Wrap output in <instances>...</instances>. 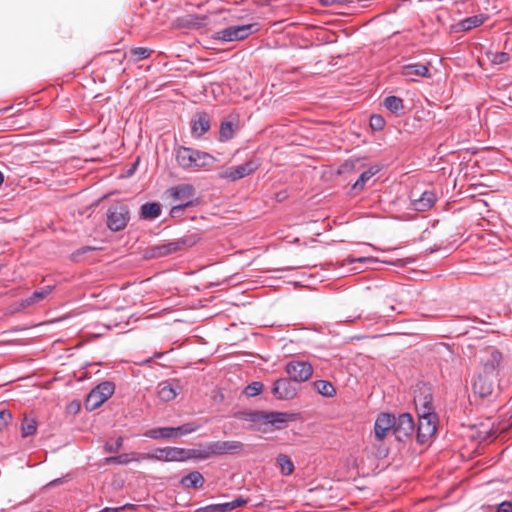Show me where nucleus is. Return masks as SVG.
<instances>
[{"mask_svg":"<svg viewBox=\"0 0 512 512\" xmlns=\"http://www.w3.org/2000/svg\"><path fill=\"white\" fill-rule=\"evenodd\" d=\"M70 408L75 410V411H78L79 408H80V404L78 402H73L70 404Z\"/></svg>","mask_w":512,"mask_h":512,"instance_id":"09e8293b","label":"nucleus"},{"mask_svg":"<svg viewBox=\"0 0 512 512\" xmlns=\"http://www.w3.org/2000/svg\"><path fill=\"white\" fill-rule=\"evenodd\" d=\"M263 390V384L260 382H253L245 388V394L249 397L260 394Z\"/></svg>","mask_w":512,"mask_h":512,"instance_id":"e433bc0d","label":"nucleus"},{"mask_svg":"<svg viewBox=\"0 0 512 512\" xmlns=\"http://www.w3.org/2000/svg\"><path fill=\"white\" fill-rule=\"evenodd\" d=\"M209 129H210L209 116L204 112L198 113L192 122L193 136L199 138L202 135H204L206 132H208Z\"/></svg>","mask_w":512,"mask_h":512,"instance_id":"6ab92c4d","label":"nucleus"},{"mask_svg":"<svg viewBox=\"0 0 512 512\" xmlns=\"http://www.w3.org/2000/svg\"><path fill=\"white\" fill-rule=\"evenodd\" d=\"M349 261L350 262H355V261H358V262H370V261H373L372 258L370 257H361V258H349Z\"/></svg>","mask_w":512,"mask_h":512,"instance_id":"de8ad7c7","label":"nucleus"},{"mask_svg":"<svg viewBox=\"0 0 512 512\" xmlns=\"http://www.w3.org/2000/svg\"><path fill=\"white\" fill-rule=\"evenodd\" d=\"M395 425V417L389 413H381L378 415L375 425L374 433L378 441H382L386 438L390 431H393Z\"/></svg>","mask_w":512,"mask_h":512,"instance_id":"dca6fc26","label":"nucleus"},{"mask_svg":"<svg viewBox=\"0 0 512 512\" xmlns=\"http://www.w3.org/2000/svg\"><path fill=\"white\" fill-rule=\"evenodd\" d=\"M258 23H250L245 25H236L224 28L215 33L214 38L221 41H242L253 33L259 31Z\"/></svg>","mask_w":512,"mask_h":512,"instance_id":"20e7f679","label":"nucleus"},{"mask_svg":"<svg viewBox=\"0 0 512 512\" xmlns=\"http://www.w3.org/2000/svg\"><path fill=\"white\" fill-rule=\"evenodd\" d=\"M285 371L293 382L308 381L313 375V367L307 361H290L285 366Z\"/></svg>","mask_w":512,"mask_h":512,"instance_id":"9d476101","label":"nucleus"},{"mask_svg":"<svg viewBox=\"0 0 512 512\" xmlns=\"http://www.w3.org/2000/svg\"><path fill=\"white\" fill-rule=\"evenodd\" d=\"M114 391V383L110 381L100 383L87 395L85 400V408L90 411L99 408L113 395Z\"/></svg>","mask_w":512,"mask_h":512,"instance_id":"39448f33","label":"nucleus"},{"mask_svg":"<svg viewBox=\"0 0 512 512\" xmlns=\"http://www.w3.org/2000/svg\"><path fill=\"white\" fill-rule=\"evenodd\" d=\"M133 508H134V505H132V504H125V505H123L121 507H115V508L106 507L101 512H119V511H122V510H125V509H133Z\"/></svg>","mask_w":512,"mask_h":512,"instance_id":"37998d69","label":"nucleus"},{"mask_svg":"<svg viewBox=\"0 0 512 512\" xmlns=\"http://www.w3.org/2000/svg\"><path fill=\"white\" fill-rule=\"evenodd\" d=\"M184 245H186V240L174 241L168 244L160 245L155 248V254L157 256H166L180 250Z\"/></svg>","mask_w":512,"mask_h":512,"instance_id":"bb28decb","label":"nucleus"},{"mask_svg":"<svg viewBox=\"0 0 512 512\" xmlns=\"http://www.w3.org/2000/svg\"><path fill=\"white\" fill-rule=\"evenodd\" d=\"M260 164L261 162L259 159L251 158L244 164L223 169L219 172V177L234 182L248 175H251L260 167Z\"/></svg>","mask_w":512,"mask_h":512,"instance_id":"0eeeda50","label":"nucleus"},{"mask_svg":"<svg viewBox=\"0 0 512 512\" xmlns=\"http://www.w3.org/2000/svg\"><path fill=\"white\" fill-rule=\"evenodd\" d=\"M130 219L128 206L123 203H115L107 210V226L112 231L123 230Z\"/></svg>","mask_w":512,"mask_h":512,"instance_id":"6e6552de","label":"nucleus"},{"mask_svg":"<svg viewBox=\"0 0 512 512\" xmlns=\"http://www.w3.org/2000/svg\"><path fill=\"white\" fill-rule=\"evenodd\" d=\"M502 354L495 348H487L480 357V373L498 377L499 368L502 363Z\"/></svg>","mask_w":512,"mask_h":512,"instance_id":"1a4fd4ad","label":"nucleus"},{"mask_svg":"<svg viewBox=\"0 0 512 512\" xmlns=\"http://www.w3.org/2000/svg\"><path fill=\"white\" fill-rule=\"evenodd\" d=\"M277 464L279 465L280 470H281L283 475H291L293 473V471H294V464H293V462L285 454H280L277 457Z\"/></svg>","mask_w":512,"mask_h":512,"instance_id":"7c9ffc66","label":"nucleus"},{"mask_svg":"<svg viewBox=\"0 0 512 512\" xmlns=\"http://www.w3.org/2000/svg\"><path fill=\"white\" fill-rule=\"evenodd\" d=\"M378 172V168H370L368 169L367 171H364L360 177L358 178V180L354 183L353 185V188L354 189H363L366 182L372 177L374 176L376 173Z\"/></svg>","mask_w":512,"mask_h":512,"instance_id":"473e14b6","label":"nucleus"},{"mask_svg":"<svg viewBox=\"0 0 512 512\" xmlns=\"http://www.w3.org/2000/svg\"><path fill=\"white\" fill-rule=\"evenodd\" d=\"M487 17L483 14L474 15L468 17L458 23V26L463 31H469L475 27L482 25L486 21Z\"/></svg>","mask_w":512,"mask_h":512,"instance_id":"a878e982","label":"nucleus"},{"mask_svg":"<svg viewBox=\"0 0 512 512\" xmlns=\"http://www.w3.org/2000/svg\"><path fill=\"white\" fill-rule=\"evenodd\" d=\"M179 386L170 381L161 382L158 385L157 394L162 401L168 402L176 398Z\"/></svg>","mask_w":512,"mask_h":512,"instance_id":"aec40b11","label":"nucleus"},{"mask_svg":"<svg viewBox=\"0 0 512 512\" xmlns=\"http://www.w3.org/2000/svg\"><path fill=\"white\" fill-rule=\"evenodd\" d=\"M192 457H197L195 450H186L178 447H165L156 449L152 453H142L141 458L156 459L159 461H184Z\"/></svg>","mask_w":512,"mask_h":512,"instance_id":"7ed1b4c3","label":"nucleus"},{"mask_svg":"<svg viewBox=\"0 0 512 512\" xmlns=\"http://www.w3.org/2000/svg\"><path fill=\"white\" fill-rule=\"evenodd\" d=\"M141 454L142 453L131 452V453H124V454H121L118 456H111V457L105 458V463L106 464L126 465L133 461L143 460L141 458Z\"/></svg>","mask_w":512,"mask_h":512,"instance_id":"4be33fe9","label":"nucleus"},{"mask_svg":"<svg viewBox=\"0 0 512 512\" xmlns=\"http://www.w3.org/2000/svg\"><path fill=\"white\" fill-rule=\"evenodd\" d=\"M153 51L144 47H137L131 50V55L134 61H140L148 58Z\"/></svg>","mask_w":512,"mask_h":512,"instance_id":"f704fd0d","label":"nucleus"},{"mask_svg":"<svg viewBox=\"0 0 512 512\" xmlns=\"http://www.w3.org/2000/svg\"><path fill=\"white\" fill-rule=\"evenodd\" d=\"M410 198L413 208L417 211H427L436 202V195L431 190L423 191L420 194L417 191H413Z\"/></svg>","mask_w":512,"mask_h":512,"instance_id":"f3484780","label":"nucleus"},{"mask_svg":"<svg viewBox=\"0 0 512 512\" xmlns=\"http://www.w3.org/2000/svg\"><path fill=\"white\" fill-rule=\"evenodd\" d=\"M323 6H332L335 4L350 3L352 0H319Z\"/></svg>","mask_w":512,"mask_h":512,"instance_id":"c03bdc74","label":"nucleus"},{"mask_svg":"<svg viewBox=\"0 0 512 512\" xmlns=\"http://www.w3.org/2000/svg\"><path fill=\"white\" fill-rule=\"evenodd\" d=\"M418 416L417 440L420 443H424L436 432L435 414H418Z\"/></svg>","mask_w":512,"mask_h":512,"instance_id":"f8f14e48","label":"nucleus"},{"mask_svg":"<svg viewBox=\"0 0 512 512\" xmlns=\"http://www.w3.org/2000/svg\"><path fill=\"white\" fill-rule=\"evenodd\" d=\"M414 431L413 418L408 413L399 415L398 419L395 418V425L393 433L399 441H404L410 438Z\"/></svg>","mask_w":512,"mask_h":512,"instance_id":"ddd939ff","label":"nucleus"},{"mask_svg":"<svg viewBox=\"0 0 512 512\" xmlns=\"http://www.w3.org/2000/svg\"><path fill=\"white\" fill-rule=\"evenodd\" d=\"M497 512H512L511 505L509 503H502Z\"/></svg>","mask_w":512,"mask_h":512,"instance_id":"a18cd8bd","label":"nucleus"},{"mask_svg":"<svg viewBox=\"0 0 512 512\" xmlns=\"http://www.w3.org/2000/svg\"><path fill=\"white\" fill-rule=\"evenodd\" d=\"M290 378H281L274 382L272 393L281 400H290L296 397L298 390Z\"/></svg>","mask_w":512,"mask_h":512,"instance_id":"4468645a","label":"nucleus"},{"mask_svg":"<svg viewBox=\"0 0 512 512\" xmlns=\"http://www.w3.org/2000/svg\"><path fill=\"white\" fill-rule=\"evenodd\" d=\"M358 310H360L358 307L353 308V312H357Z\"/></svg>","mask_w":512,"mask_h":512,"instance_id":"603ef678","label":"nucleus"},{"mask_svg":"<svg viewBox=\"0 0 512 512\" xmlns=\"http://www.w3.org/2000/svg\"><path fill=\"white\" fill-rule=\"evenodd\" d=\"M3 181H4V176H3L2 172L0 171V186L3 184Z\"/></svg>","mask_w":512,"mask_h":512,"instance_id":"8fccbe9b","label":"nucleus"},{"mask_svg":"<svg viewBox=\"0 0 512 512\" xmlns=\"http://www.w3.org/2000/svg\"><path fill=\"white\" fill-rule=\"evenodd\" d=\"M414 403L418 414L434 413L431 388L426 385L418 387L414 392Z\"/></svg>","mask_w":512,"mask_h":512,"instance_id":"9b49d317","label":"nucleus"},{"mask_svg":"<svg viewBox=\"0 0 512 512\" xmlns=\"http://www.w3.org/2000/svg\"><path fill=\"white\" fill-rule=\"evenodd\" d=\"M146 437L152 439H168L176 437V433H174V427H161L150 429L144 434Z\"/></svg>","mask_w":512,"mask_h":512,"instance_id":"393cba45","label":"nucleus"},{"mask_svg":"<svg viewBox=\"0 0 512 512\" xmlns=\"http://www.w3.org/2000/svg\"><path fill=\"white\" fill-rule=\"evenodd\" d=\"M233 136V127L230 122H224L220 127V137L228 140Z\"/></svg>","mask_w":512,"mask_h":512,"instance_id":"4c0bfd02","label":"nucleus"},{"mask_svg":"<svg viewBox=\"0 0 512 512\" xmlns=\"http://www.w3.org/2000/svg\"><path fill=\"white\" fill-rule=\"evenodd\" d=\"M276 199H277L278 201H281V200H282V195L277 194V195H276Z\"/></svg>","mask_w":512,"mask_h":512,"instance_id":"3c124183","label":"nucleus"},{"mask_svg":"<svg viewBox=\"0 0 512 512\" xmlns=\"http://www.w3.org/2000/svg\"><path fill=\"white\" fill-rule=\"evenodd\" d=\"M204 481L203 475L198 471H194L184 476L180 482L185 488L199 489L203 486Z\"/></svg>","mask_w":512,"mask_h":512,"instance_id":"5701e85b","label":"nucleus"},{"mask_svg":"<svg viewBox=\"0 0 512 512\" xmlns=\"http://www.w3.org/2000/svg\"><path fill=\"white\" fill-rule=\"evenodd\" d=\"M370 126L375 130H381L384 126V120L380 115H372L370 118Z\"/></svg>","mask_w":512,"mask_h":512,"instance_id":"79ce46f5","label":"nucleus"},{"mask_svg":"<svg viewBox=\"0 0 512 512\" xmlns=\"http://www.w3.org/2000/svg\"><path fill=\"white\" fill-rule=\"evenodd\" d=\"M197 429L196 426H193L192 424H184L179 427H174V433H176V437L180 435H186L189 433L194 432Z\"/></svg>","mask_w":512,"mask_h":512,"instance_id":"58836bf2","label":"nucleus"},{"mask_svg":"<svg viewBox=\"0 0 512 512\" xmlns=\"http://www.w3.org/2000/svg\"><path fill=\"white\" fill-rule=\"evenodd\" d=\"M497 378L478 372L473 382V391L480 397H488L493 393Z\"/></svg>","mask_w":512,"mask_h":512,"instance_id":"2eb2a0df","label":"nucleus"},{"mask_svg":"<svg viewBox=\"0 0 512 512\" xmlns=\"http://www.w3.org/2000/svg\"><path fill=\"white\" fill-rule=\"evenodd\" d=\"M230 503H231V505H233V509H235L237 507H240V506L246 504V500H244L242 498H238Z\"/></svg>","mask_w":512,"mask_h":512,"instance_id":"49530a36","label":"nucleus"},{"mask_svg":"<svg viewBox=\"0 0 512 512\" xmlns=\"http://www.w3.org/2000/svg\"><path fill=\"white\" fill-rule=\"evenodd\" d=\"M12 419V415L7 410L0 411V431L4 430Z\"/></svg>","mask_w":512,"mask_h":512,"instance_id":"ea45409f","label":"nucleus"},{"mask_svg":"<svg viewBox=\"0 0 512 512\" xmlns=\"http://www.w3.org/2000/svg\"><path fill=\"white\" fill-rule=\"evenodd\" d=\"M266 423L272 424L277 429L283 428L288 422H292L296 420L295 414L287 413V412H270L262 414L260 417Z\"/></svg>","mask_w":512,"mask_h":512,"instance_id":"a211bd4d","label":"nucleus"},{"mask_svg":"<svg viewBox=\"0 0 512 512\" xmlns=\"http://www.w3.org/2000/svg\"><path fill=\"white\" fill-rule=\"evenodd\" d=\"M486 57L493 65H501L510 60V55L506 52L489 51L486 53Z\"/></svg>","mask_w":512,"mask_h":512,"instance_id":"2f4dec72","label":"nucleus"},{"mask_svg":"<svg viewBox=\"0 0 512 512\" xmlns=\"http://www.w3.org/2000/svg\"><path fill=\"white\" fill-rule=\"evenodd\" d=\"M313 387L319 394L325 397H333L336 394V389L332 383L326 380H316L313 382Z\"/></svg>","mask_w":512,"mask_h":512,"instance_id":"cd10ccee","label":"nucleus"},{"mask_svg":"<svg viewBox=\"0 0 512 512\" xmlns=\"http://www.w3.org/2000/svg\"><path fill=\"white\" fill-rule=\"evenodd\" d=\"M243 443L236 440L214 441L207 445L206 449L197 454V458L206 459L211 455H223L239 453L243 450Z\"/></svg>","mask_w":512,"mask_h":512,"instance_id":"423d86ee","label":"nucleus"},{"mask_svg":"<svg viewBox=\"0 0 512 512\" xmlns=\"http://www.w3.org/2000/svg\"><path fill=\"white\" fill-rule=\"evenodd\" d=\"M209 511L227 512L233 510V505L230 502L212 505L206 508Z\"/></svg>","mask_w":512,"mask_h":512,"instance_id":"a19ab883","label":"nucleus"},{"mask_svg":"<svg viewBox=\"0 0 512 512\" xmlns=\"http://www.w3.org/2000/svg\"><path fill=\"white\" fill-rule=\"evenodd\" d=\"M53 287L52 286H45L35 292L32 293V295L24 300H22V306L27 307L30 305H33L35 303L40 302L45 297H47L52 292Z\"/></svg>","mask_w":512,"mask_h":512,"instance_id":"b1692460","label":"nucleus"},{"mask_svg":"<svg viewBox=\"0 0 512 512\" xmlns=\"http://www.w3.org/2000/svg\"><path fill=\"white\" fill-rule=\"evenodd\" d=\"M37 430V423L34 419L24 418L21 426L22 436L27 437L33 435Z\"/></svg>","mask_w":512,"mask_h":512,"instance_id":"72a5a7b5","label":"nucleus"},{"mask_svg":"<svg viewBox=\"0 0 512 512\" xmlns=\"http://www.w3.org/2000/svg\"><path fill=\"white\" fill-rule=\"evenodd\" d=\"M401 75L413 80V76L419 77H427L429 78L431 75L429 73V69L426 65L423 64H409L405 65L401 69Z\"/></svg>","mask_w":512,"mask_h":512,"instance_id":"412c9836","label":"nucleus"},{"mask_svg":"<svg viewBox=\"0 0 512 512\" xmlns=\"http://www.w3.org/2000/svg\"><path fill=\"white\" fill-rule=\"evenodd\" d=\"M123 446V438L118 437L114 442H106L104 445V450L108 453H116Z\"/></svg>","mask_w":512,"mask_h":512,"instance_id":"c9c22d12","label":"nucleus"},{"mask_svg":"<svg viewBox=\"0 0 512 512\" xmlns=\"http://www.w3.org/2000/svg\"><path fill=\"white\" fill-rule=\"evenodd\" d=\"M167 193L175 203L171 208V215L173 217L177 216L186 207L193 205L195 190L193 186L189 184H182L171 187Z\"/></svg>","mask_w":512,"mask_h":512,"instance_id":"f03ea898","label":"nucleus"},{"mask_svg":"<svg viewBox=\"0 0 512 512\" xmlns=\"http://www.w3.org/2000/svg\"><path fill=\"white\" fill-rule=\"evenodd\" d=\"M176 161L185 170H200L210 167L216 159L207 152L181 146L176 151Z\"/></svg>","mask_w":512,"mask_h":512,"instance_id":"f257e3e1","label":"nucleus"},{"mask_svg":"<svg viewBox=\"0 0 512 512\" xmlns=\"http://www.w3.org/2000/svg\"><path fill=\"white\" fill-rule=\"evenodd\" d=\"M384 106L393 113H399L404 109L403 100L396 96H388L384 100Z\"/></svg>","mask_w":512,"mask_h":512,"instance_id":"c756f323","label":"nucleus"},{"mask_svg":"<svg viewBox=\"0 0 512 512\" xmlns=\"http://www.w3.org/2000/svg\"><path fill=\"white\" fill-rule=\"evenodd\" d=\"M161 213V207L158 203H146L141 207V217L143 219H155Z\"/></svg>","mask_w":512,"mask_h":512,"instance_id":"c85d7f7f","label":"nucleus"}]
</instances>
